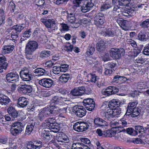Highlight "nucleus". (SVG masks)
<instances>
[{"mask_svg": "<svg viewBox=\"0 0 149 149\" xmlns=\"http://www.w3.org/2000/svg\"><path fill=\"white\" fill-rule=\"evenodd\" d=\"M67 106L63 108H59L58 107L54 106H49L41 109L38 115V118L40 121H42L46 117L51 116L52 114H55L61 112L66 113L68 108Z\"/></svg>", "mask_w": 149, "mask_h": 149, "instance_id": "nucleus-1", "label": "nucleus"}, {"mask_svg": "<svg viewBox=\"0 0 149 149\" xmlns=\"http://www.w3.org/2000/svg\"><path fill=\"white\" fill-rule=\"evenodd\" d=\"M10 133L12 135L16 136L23 131L24 126L20 122H16L13 123L11 125Z\"/></svg>", "mask_w": 149, "mask_h": 149, "instance_id": "nucleus-2", "label": "nucleus"}, {"mask_svg": "<svg viewBox=\"0 0 149 149\" xmlns=\"http://www.w3.org/2000/svg\"><path fill=\"white\" fill-rule=\"evenodd\" d=\"M14 46L11 45H6L2 48L1 53L0 54V63L6 61V58L3 54H5L11 52L14 49Z\"/></svg>", "mask_w": 149, "mask_h": 149, "instance_id": "nucleus-3", "label": "nucleus"}, {"mask_svg": "<svg viewBox=\"0 0 149 149\" xmlns=\"http://www.w3.org/2000/svg\"><path fill=\"white\" fill-rule=\"evenodd\" d=\"M110 53L111 56L113 59H118L124 54V50L123 48H112L110 51Z\"/></svg>", "mask_w": 149, "mask_h": 149, "instance_id": "nucleus-4", "label": "nucleus"}, {"mask_svg": "<svg viewBox=\"0 0 149 149\" xmlns=\"http://www.w3.org/2000/svg\"><path fill=\"white\" fill-rule=\"evenodd\" d=\"M19 74L21 78L24 81H30L32 78L31 73L26 68L22 69L20 72Z\"/></svg>", "mask_w": 149, "mask_h": 149, "instance_id": "nucleus-5", "label": "nucleus"}, {"mask_svg": "<svg viewBox=\"0 0 149 149\" xmlns=\"http://www.w3.org/2000/svg\"><path fill=\"white\" fill-rule=\"evenodd\" d=\"M73 112L79 117H82L86 114V109L83 107L75 106L73 108Z\"/></svg>", "mask_w": 149, "mask_h": 149, "instance_id": "nucleus-6", "label": "nucleus"}, {"mask_svg": "<svg viewBox=\"0 0 149 149\" xmlns=\"http://www.w3.org/2000/svg\"><path fill=\"white\" fill-rule=\"evenodd\" d=\"M38 47V45L37 42L31 41L29 42L26 44L25 50L27 51V52L33 53Z\"/></svg>", "mask_w": 149, "mask_h": 149, "instance_id": "nucleus-7", "label": "nucleus"}, {"mask_svg": "<svg viewBox=\"0 0 149 149\" xmlns=\"http://www.w3.org/2000/svg\"><path fill=\"white\" fill-rule=\"evenodd\" d=\"M6 78L7 82L15 83L18 81L19 76L16 72H11L6 75Z\"/></svg>", "mask_w": 149, "mask_h": 149, "instance_id": "nucleus-8", "label": "nucleus"}, {"mask_svg": "<svg viewBox=\"0 0 149 149\" xmlns=\"http://www.w3.org/2000/svg\"><path fill=\"white\" fill-rule=\"evenodd\" d=\"M40 21L48 28H50L53 30H55L57 29L55 22L53 19H46L42 18L40 19Z\"/></svg>", "mask_w": 149, "mask_h": 149, "instance_id": "nucleus-9", "label": "nucleus"}, {"mask_svg": "<svg viewBox=\"0 0 149 149\" xmlns=\"http://www.w3.org/2000/svg\"><path fill=\"white\" fill-rule=\"evenodd\" d=\"M84 87L82 86L73 89L71 92V94L74 96H81L84 93L88 94Z\"/></svg>", "mask_w": 149, "mask_h": 149, "instance_id": "nucleus-10", "label": "nucleus"}, {"mask_svg": "<svg viewBox=\"0 0 149 149\" xmlns=\"http://www.w3.org/2000/svg\"><path fill=\"white\" fill-rule=\"evenodd\" d=\"M83 103L86 109L90 111L93 109L95 107L94 101L93 99L91 98L84 99Z\"/></svg>", "mask_w": 149, "mask_h": 149, "instance_id": "nucleus-11", "label": "nucleus"}, {"mask_svg": "<svg viewBox=\"0 0 149 149\" xmlns=\"http://www.w3.org/2000/svg\"><path fill=\"white\" fill-rule=\"evenodd\" d=\"M38 82L40 85L46 88H49L54 84V81L49 78H43L39 80Z\"/></svg>", "mask_w": 149, "mask_h": 149, "instance_id": "nucleus-12", "label": "nucleus"}, {"mask_svg": "<svg viewBox=\"0 0 149 149\" xmlns=\"http://www.w3.org/2000/svg\"><path fill=\"white\" fill-rule=\"evenodd\" d=\"M89 126V125L86 123H76L73 125V128L77 131H83L88 129Z\"/></svg>", "mask_w": 149, "mask_h": 149, "instance_id": "nucleus-13", "label": "nucleus"}, {"mask_svg": "<svg viewBox=\"0 0 149 149\" xmlns=\"http://www.w3.org/2000/svg\"><path fill=\"white\" fill-rule=\"evenodd\" d=\"M32 90V88L31 85L27 84L20 85L18 87L19 92L24 94L30 93Z\"/></svg>", "mask_w": 149, "mask_h": 149, "instance_id": "nucleus-14", "label": "nucleus"}, {"mask_svg": "<svg viewBox=\"0 0 149 149\" xmlns=\"http://www.w3.org/2000/svg\"><path fill=\"white\" fill-rule=\"evenodd\" d=\"M100 33L103 36L109 37H113L116 35V30L113 28L102 30L100 32Z\"/></svg>", "mask_w": 149, "mask_h": 149, "instance_id": "nucleus-15", "label": "nucleus"}, {"mask_svg": "<svg viewBox=\"0 0 149 149\" xmlns=\"http://www.w3.org/2000/svg\"><path fill=\"white\" fill-rule=\"evenodd\" d=\"M88 79L92 82L95 83L97 86L100 87L101 84V79L95 74H90L87 75Z\"/></svg>", "mask_w": 149, "mask_h": 149, "instance_id": "nucleus-16", "label": "nucleus"}, {"mask_svg": "<svg viewBox=\"0 0 149 149\" xmlns=\"http://www.w3.org/2000/svg\"><path fill=\"white\" fill-rule=\"evenodd\" d=\"M138 102L137 101H135L134 102H131L128 103L127 107V109L126 112L124 115L125 117L127 116H129L131 113V111L136 107V106L138 104Z\"/></svg>", "mask_w": 149, "mask_h": 149, "instance_id": "nucleus-17", "label": "nucleus"}, {"mask_svg": "<svg viewBox=\"0 0 149 149\" xmlns=\"http://www.w3.org/2000/svg\"><path fill=\"white\" fill-rule=\"evenodd\" d=\"M56 140L58 142H67L69 141V138L64 133L58 132L56 136Z\"/></svg>", "mask_w": 149, "mask_h": 149, "instance_id": "nucleus-18", "label": "nucleus"}, {"mask_svg": "<svg viewBox=\"0 0 149 149\" xmlns=\"http://www.w3.org/2000/svg\"><path fill=\"white\" fill-rule=\"evenodd\" d=\"M95 125L97 127H103L107 125V122L103 119L99 118H95L94 120Z\"/></svg>", "mask_w": 149, "mask_h": 149, "instance_id": "nucleus-19", "label": "nucleus"}, {"mask_svg": "<svg viewBox=\"0 0 149 149\" xmlns=\"http://www.w3.org/2000/svg\"><path fill=\"white\" fill-rule=\"evenodd\" d=\"M7 111L12 118L15 119L19 116L17 111L13 107H10L7 109Z\"/></svg>", "mask_w": 149, "mask_h": 149, "instance_id": "nucleus-20", "label": "nucleus"}, {"mask_svg": "<svg viewBox=\"0 0 149 149\" xmlns=\"http://www.w3.org/2000/svg\"><path fill=\"white\" fill-rule=\"evenodd\" d=\"M28 101L27 99L24 97H19L17 100V104L19 107L23 108L28 104Z\"/></svg>", "mask_w": 149, "mask_h": 149, "instance_id": "nucleus-21", "label": "nucleus"}, {"mask_svg": "<svg viewBox=\"0 0 149 149\" xmlns=\"http://www.w3.org/2000/svg\"><path fill=\"white\" fill-rule=\"evenodd\" d=\"M122 9V8L118 6V5H115L113 7V10L109 11V14L110 16L114 17L118 14L119 12L121 11Z\"/></svg>", "mask_w": 149, "mask_h": 149, "instance_id": "nucleus-22", "label": "nucleus"}, {"mask_svg": "<svg viewBox=\"0 0 149 149\" xmlns=\"http://www.w3.org/2000/svg\"><path fill=\"white\" fill-rule=\"evenodd\" d=\"M131 0H112L113 3L121 6H126Z\"/></svg>", "mask_w": 149, "mask_h": 149, "instance_id": "nucleus-23", "label": "nucleus"}, {"mask_svg": "<svg viewBox=\"0 0 149 149\" xmlns=\"http://www.w3.org/2000/svg\"><path fill=\"white\" fill-rule=\"evenodd\" d=\"M102 113H103V116L106 118L112 117L113 116V109H108V108L102 110Z\"/></svg>", "mask_w": 149, "mask_h": 149, "instance_id": "nucleus-24", "label": "nucleus"}, {"mask_svg": "<svg viewBox=\"0 0 149 149\" xmlns=\"http://www.w3.org/2000/svg\"><path fill=\"white\" fill-rule=\"evenodd\" d=\"M111 1H107L102 4L100 8V10L101 11H104L111 8Z\"/></svg>", "mask_w": 149, "mask_h": 149, "instance_id": "nucleus-25", "label": "nucleus"}, {"mask_svg": "<svg viewBox=\"0 0 149 149\" xmlns=\"http://www.w3.org/2000/svg\"><path fill=\"white\" fill-rule=\"evenodd\" d=\"M120 102L119 100H113L111 101L109 106L112 109H116L120 106Z\"/></svg>", "mask_w": 149, "mask_h": 149, "instance_id": "nucleus-26", "label": "nucleus"}, {"mask_svg": "<svg viewBox=\"0 0 149 149\" xmlns=\"http://www.w3.org/2000/svg\"><path fill=\"white\" fill-rule=\"evenodd\" d=\"M72 146L74 147V149H90L88 146L84 145L83 143L79 142L73 143Z\"/></svg>", "mask_w": 149, "mask_h": 149, "instance_id": "nucleus-27", "label": "nucleus"}, {"mask_svg": "<svg viewBox=\"0 0 149 149\" xmlns=\"http://www.w3.org/2000/svg\"><path fill=\"white\" fill-rule=\"evenodd\" d=\"M10 102V99L7 96L3 95L0 98V103L2 105H7Z\"/></svg>", "mask_w": 149, "mask_h": 149, "instance_id": "nucleus-28", "label": "nucleus"}, {"mask_svg": "<svg viewBox=\"0 0 149 149\" xmlns=\"http://www.w3.org/2000/svg\"><path fill=\"white\" fill-rule=\"evenodd\" d=\"M70 77L69 74H64L61 76L59 78V81L61 82L65 83L68 82Z\"/></svg>", "mask_w": 149, "mask_h": 149, "instance_id": "nucleus-29", "label": "nucleus"}, {"mask_svg": "<svg viewBox=\"0 0 149 149\" xmlns=\"http://www.w3.org/2000/svg\"><path fill=\"white\" fill-rule=\"evenodd\" d=\"M105 42L102 40H100L96 45V49L99 52H101L105 49Z\"/></svg>", "mask_w": 149, "mask_h": 149, "instance_id": "nucleus-30", "label": "nucleus"}, {"mask_svg": "<svg viewBox=\"0 0 149 149\" xmlns=\"http://www.w3.org/2000/svg\"><path fill=\"white\" fill-rule=\"evenodd\" d=\"M135 129L134 134H133V136L137 135L138 133L141 134H143L144 133L145 130L142 126L139 125L135 126Z\"/></svg>", "mask_w": 149, "mask_h": 149, "instance_id": "nucleus-31", "label": "nucleus"}, {"mask_svg": "<svg viewBox=\"0 0 149 149\" xmlns=\"http://www.w3.org/2000/svg\"><path fill=\"white\" fill-rule=\"evenodd\" d=\"M67 14V17L68 22L71 24L74 23L76 20L74 14L68 12Z\"/></svg>", "mask_w": 149, "mask_h": 149, "instance_id": "nucleus-32", "label": "nucleus"}, {"mask_svg": "<svg viewBox=\"0 0 149 149\" xmlns=\"http://www.w3.org/2000/svg\"><path fill=\"white\" fill-rule=\"evenodd\" d=\"M113 129H111V130H107L104 131V137H112L114 136L116 134V132Z\"/></svg>", "mask_w": 149, "mask_h": 149, "instance_id": "nucleus-33", "label": "nucleus"}, {"mask_svg": "<svg viewBox=\"0 0 149 149\" xmlns=\"http://www.w3.org/2000/svg\"><path fill=\"white\" fill-rule=\"evenodd\" d=\"M51 52L49 51H42L39 55V57L41 59H45L50 56Z\"/></svg>", "mask_w": 149, "mask_h": 149, "instance_id": "nucleus-34", "label": "nucleus"}, {"mask_svg": "<svg viewBox=\"0 0 149 149\" xmlns=\"http://www.w3.org/2000/svg\"><path fill=\"white\" fill-rule=\"evenodd\" d=\"M33 73L35 74H38V75H43L44 74L47 73V71L44 69L41 68H38L34 70Z\"/></svg>", "mask_w": 149, "mask_h": 149, "instance_id": "nucleus-35", "label": "nucleus"}, {"mask_svg": "<svg viewBox=\"0 0 149 149\" xmlns=\"http://www.w3.org/2000/svg\"><path fill=\"white\" fill-rule=\"evenodd\" d=\"M25 27V25L23 24H21L17 25L14 26L13 27V29L15 31V32L20 33L21 32V31Z\"/></svg>", "mask_w": 149, "mask_h": 149, "instance_id": "nucleus-36", "label": "nucleus"}, {"mask_svg": "<svg viewBox=\"0 0 149 149\" xmlns=\"http://www.w3.org/2000/svg\"><path fill=\"white\" fill-rule=\"evenodd\" d=\"M56 120L54 118H49L45 120V123H44V124L49 127L51 125L56 124Z\"/></svg>", "mask_w": 149, "mask_h": 149, "instance_id": "nucleus-37", "label": "nucleus"}, {"mask_svg": "<svg viewBox=\"0 0 149 149\" xmlns=\"http://www.w3.org/2000/svg\"><path fill=\"white\" fill-rule=\"evenodd\" d=\"M110 87V86H109L107 88L103 89L101 92L102 94L106 96H108L112 95L111 90V88Z\"/></svg>", "mask_w": 149, "mask_h": 149, "instance_id": "nucleus-38", "label": "nucleus"}, {"mask_svg": "<svg viewBox=\"0 0 149 149\" xmlns=\"http://www.w3.org/2000/svg\"><path fill=\"white\" fill-rule=\"evenodd\" d=\"M115 132H116V134H114L113 136L116 140L122 141L125 138L122 133L118 132H116L115 131Z\"/></svg>", "mask_w": 149, "mask_h": 149, "instance_id": "nucleus-39", "label": "nucleus"}, {"mask_svg": "<svg viewBox=\"0 0 149 149\" xmlns=\"http://www.w3.org/2000/svg\"><path fill=\"white\" fill-rule=\"evenodd\" d=\"M132 110L130 115L131 117H136L139 115L140 111L139 108L136 107Z\"/></svg>", "mask_w": 149, "mask_h": 149, "instance_id": "nucleus-40", "label": "nucleus"}, {"mask_svg": "<svg viewBox=\"0 0 149 149\" xmlns=\"http://www.w3.org/2000/svg\"><path fill=\"white\" fill-rule=\"evenodd\" d=\"M129 80V79H127L125 77L123 76H120L118 75L115 76L113 79V80L114 81H117L119 80L122 82L126 81Z\"/></svg>", "mask_w": 149, "mask_h": 149, "instance_id": "nucleus-41", "label": "nucleus"}, {"mask_svg": "<svg viewBox=\"0 0 149 149\" xmlns=\"http://www.w3.org/2000/svg\"><path fill=\"white\" fill-rule=\"evenodd\" d=\"M137 90H141L145 88L146 86V85L144 82H140L136 83L135 85Z\"/></svg>", "mask_w": 149, "mask_h": 149, "instance_id": "nucleus-42", "label": "nucleus"}, {"mask_svg": "<svg viewBox=\"0 0 149 149\" xmlns=\"http://www.w3.org/2000/svg\"><path fill=\"white\" fill-rule=\"evenodd\" d=\"M64 49L67 52H71L73 49V46L70 43L67 42L63 47Z\"/></svg>", "mask_w": 149, "mask_h": 149, "instance_id": "nucleus-43", "label": "nucleus"}, {"mask_svg": "<svg viewBox=\"0 0 149 149\" xmlns=\"http://www.w3.org/2000/svg\"><path fill=\"white\" fill-rule=\"evenodd\" d=\"M34 126V125L32 123L30 125H27L25 131V134H30L32 131Z\"/></svg>", "mask_w": 149, "mask_h": 149, "instance_id": "nucleus-44", "label": "nucleus"}, {"mask_svg": "<svg viewBox=\"0 0 149 149\" xmlns=\"http://www.w3.org/2000/svg\"><path fill=\"white\" fill-rule=\"evenodd\" d=\"M51 101L52 102L55 104H58L61 103V96H55L52 99Z\"/></svg>", "mask_w": 149, "mask_h": 149, "instance_id": "nucleus-45", "label": "nucleus"}, {"mask_svg": "<svg viewBox=\"0 0 149 149\" xmlns=\"http://www.w3.org/2000/svg\"><path fill=\"white\" fill-rule=\"evenodd\" d=\"M95 50L94 47H92V45H90L86 52V54L88 56L92 55L93 54Z\"/></svg>", "mask_w": 149, "mask_h": 149, "instance_id": "nucleus-46", "label": "nucleus"}, {"mask_svg": "<svg viewBox=\"0 0 149 149\" xmlns=\"http://www.w3.org/2000/svg\"><path fill=\"white\" fill-rule=\"evenodd\" d=\"M149 24V18L146 19L144 21L139 23V25L142 27L146 28L148 25Z\"/></svg>", "mask_w": 149, "mask_h": 149, "instance_id": "nucleus-47", "label": "nucleus"}, {"mask_svg": "<svg viewBox=\"0 0 149 149\" xmlns=\"http://www.w3.org/2000/svg\"><path fill=\"white\" fill-rule=\"evenodd\" d=\"M138 38L139 40L141 41H145L146 40V36L141 32L139 34Z\"/></svg>", "mask_w": 149, "mask_h": 149, "instance_id": "nucleus-48", "label": "nucleus"}, {"mask_svg": "<svg viewBox=\"0 0 149 149\" xmlns=\"http://www.w3.org/2000/svg\"><path fill=\"white\" fill-rule=\"evenodd\" d=\"M11 38L12 40H17L19 39L18 33L17 32L13 31L11 34Z\"/></svg>", "mask_w": 149, "mask_h": 149, "instance_id": "nucleus-49", "label": "nucleus"}, {"mask_svg": "<svg viewBox=\"0 0 149 149\" xmlns=\"http://www.w3.org/2000/svg\"><path fill=\"white\" fill-rule=\"evenodd\" d=\"M31 32L30 30L25 31L23 33L22 36V39H26V38H29L31 35Z\"/></svg>", "mask_w": 149, "mask_h": 149, "instance_id": "nucleus-50", "label": "nucleus"}, {"mask_svg": "<svg viewBox=\"0 0 149 149\" xmlns=\"http://www.w3.org/2000/svg\"><path fill=\"white\" fill-rule=\"evenodd\" d=\"M33 144H34L37 149H40L42 147V142L39 140L33 141Z\"/></svg>", "mask_w": 149, "mask_h": 149, "instance_id": "nucleus-51", "label": "nucleus"}, {"mask_svg": "<svg viewBox=\"0 0 149 149\" xmlns=\"http://www.w3.org/2000/svg\"><path fill=\"white\" fill-rule=\"evenodd\" d=\"M88 63L92 65H93V64L97 62V61L96 60V58L95 57L93 58L92 57V56L89 58L88 59Z\"/></svg>", "mask_w": 149, "mask_h": 149, "instance_id": "nucleus-52", "label": "nucleus"}, {"mask_svg": "<svg viewBox=\"0 0 149 149\" xmlns=\"http://www.w3.org/2000/svg\"><path fill=\"white\" fill-rule=\"evenodd\" d=\"M60 67L55 66L53 67L52 72L55 74H58L61 72Z\"/></svg>", "mask_w": 149, "mask_h": 149, "instance_id": "nucleus-53", "label": "nucleus"}, {"mask_svg": "<svg viewBox=\"0 0 149 149\" xmlns=\"http://www.w3.org/2000/svg\"><path fill=\"white\" fill-rule=\"evenodd\" d=\"M42 135L44 138H45L47 141L50 140L52 136L48 132H44L42 134Z\"/></svg>", "mask_w": 149, "mask_h": 149, "instance_id": "nucleus-54", "label": "nucleus"}, {"mask_svg": "<svg viewBox=\"0 0 149 149\" xmlns=\"http://www.w3.org/2000/svg\"><path fill=\"white\" fill-rule=\"evenodd\" d=\"M113 116H114L117 115H119L121 113V110L120 109H113Z\"/></svg>", "mask_w": 149, "mask_h": 149, "instance_id": "nucleus-55", "label": "nucleus"}, {"mask_svg": "<svg viewBox=\"0 0 149 149\" xmlns=\"http://www.w3.org/2000/svg\"><path fill=\"white\" fill-rule=\"evenodd\" d=\"M69 66L67 64H62L60 67L61 71L65 72L68 69Z\"/></svg>", "mask_w": 149, "mask_h": 149, "instance_id": "nucleus-56", "label": "nucleus"}, {"mask_svg": "<svg viewBox=\"0 0 149 149\" xmlns=\"http://www.w3.org/2000/svg\"><path fill=\"white\" fill-rule=\"evenodd\" d=\"M26 53V57L27 59L31 60L33 59V56L32 55L33 53H29L27 52V51L25 50Z\"/></svg>", "mask_w": 149, "mask_h": 149, "instance_id": "nucleus-57", "label": "nucleus"}, {"mask_svg": "<svg viewBox=\"0 0 149 149\" xmlns=\"http://www.w3.org/2000/svg\"><path fill=\"white\" fill-rule=\"evenodd\" d=\"M123 20V22H122V23H121V24H119V25L121 26V27L123 28V29L125 30H128V24H125V22L126 21Z\"/></svg>", "mask_w": 149, "mask_h": 149, "instance_id": "nucleus-58", "label": "nucleus"}, {"mask_svg": "<svg viewBox=\"0 0 149 149\" xmlns=\"http://www.w3.org/2000/svg\"><path fill=\"white\" fill-rule=\"evenodd\" d=\"M27 148L28 149H37V148L34 144L32 142L29 143L28 144L27 146Z\"/></svg>", "mask_w": 149, "mask_h": 149, "instance_id": "nucleus-59", "label": "nucleus"}, {"mask_svg": "<svg viewBox=\"0 0 149 149\" xmlns=\"http://www.w3.org/2000/svg\"><path fill=\"white\" fill-rule=\"evenodd\" d=\"M94 19H100L103 20V19H104V16L103 14L99 13L96 15Z\"/></svg>", "mask_w": 149, "mask_h": 149, "instance_id": "nucleus-60", "label": "nucleus"}, {"mask_svg": "<svg viewBox=\"0 0 149 149\" xmlns=\"http://www.w3.org/2000/svg\"><path fill=\"white\" fill-rule=\"evenodd\" d=\"M110 57L108 53H106L105 55L102 57V60L104 61H109L110 60Z\"/></svg>", "mask_w": 149, "mask_h": 149, "instance_id": "nucleus-61", "label": "nucleus"}, {"mask_svg": "<svg viewBox=\"0 0 149 149\" xmlns=\"http://www.w3.org/2000/svg\"><path fill=\"white\" fill-rule=\"evenodd\" d=\"M80 9L82 12L84 13H86L89 11L87 8L86 7L85 4H83L82 6H81Z\"/></svg>", "mask_w": 149, "mask_h": 149, "instance_id": "nucleus-62", "label": "nucleus"}, {"mask_svg": "<svg viewBox=\"0 0 149 149\" xmlns=\"http://www.w3.org/2000/svg\"><path fill=\"white\" fill-rule=\"evenodd\" d=\"M145 61V59L141 56L139 57L135 60L136 62L138 63L142 64Z\"/></svg>", "mask_w": 149, "mask_h": 149, "instance_id": "nucleus-63", "label": "nucleus"}, {"mask_svg": "<svg viewBox=\"0 0 149 149\" xmlns=\"http://www.w3.org/2000/svg\"><path fill=\"white\" fill-rule=\"evenodd\" d=\"M115 63L113 62H109L106 65V67L108 68H114L116 66Z\"/></svg>", "mask_w": 149, "mask_h": 149, "instance_id": "nucleus-64", "label": "nucleus"}]
</instances>
